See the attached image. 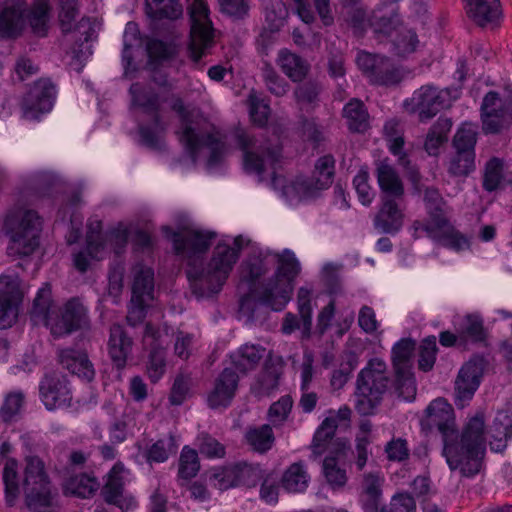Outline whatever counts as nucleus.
<instances>
[{
	"label": "nucleus",
	"instance_id": "obj_1",
	"mask_svg": "<svg viewBox=\"0 0 512 512\" xmlns=\"http://www.w3.org/2000/svg\"><path fill=\"white\" fill-rule=\"evenodd\" d=\"M421 425L425 430L436 429L441 434L443 454L451 470L459 468L466 477L480 471L486 448L482 415L472 417L459 436L453 407L445 399L437 398L426 408Z\"/></svg>",
	"mask_w": 512,
	"mask_h": 512
},
{
	"label": "nucleus",
	"instance_id": "obj_2",
	"mask_svg": "<svg viewBox=\"0 0 512 512\" xmlns=\"http://www.w3.org/2000/svg\"><path fill=\"white\" fill-rule=\"evenodd\" d=\"M163 232L171 239L175 253L187 260L189 268L186 274L193 294L197 297H210L218 293L237 261V253L227 244L219 243L205 271L202 268L203 255L216 238L215 232L194 229L173 231L167 226L163 227Z\"/></svg>",
	"mask_w": 512,
	"mask_h": 512
},
{
	"label": "nucleus",
	"instance_id": "obj_3",
	"mask_svg": "<svg viewBox=\"0 0 512 512\" xmlns=\"http://www.w3.org/2000/svg\"><path fill=\"white\" fill-rule=\"evenodd\" d=\"M50 0H5L0 6V38L14 39L28 27L37 37H46L50 22Z\"/></svg>",
	"mask_w": 512,
	"mask_h": 512
},
{
	"label": "nucleus",
	"instance_id": "obj_4",
	"mask_svg": "<svg viewBox=\"0 0 512 512\" xmlns=\"http://www.w3.org/2000/svg\"><path fill=\"white\" fill-rule=\"evenodd\" d=\"M43 221L37 211L24 207L9 209L2 231L9 238V256L23 258L32 255L40 244Z\"/></svg>",
	"mask_w": 512,
	"mask_h": 512
},
{
	"label": "nucleus",
	"instance_id": "obj_5",
	"mask_svg": "<svg viewBox=\"0 0 512 512\" xmlns=\"http://www.w3.org/2000/svg\"><path fill=\"white\" fill-rule=\"evenodd\" d=\"M284 128L271 124L261 137L251 135L243 129H237L235 139L243 152L244 168L249 173L261 175L266 165L273 166L279 161L282 152L281 136Z\"/></svg>",
	"mask_w": 512,
	"mask_h": 512
},
{
	"label": "nucleus",
	"instance_id": "obj_6",
	"mask_svg": "<svg viewBox=\"0 0 512 512\" xmlns=\"http://www.w3.org/2000/svg\"><path fill=\"white\" fill-rule=\"evenodd\" d=\"M389 384L386 363L380 358L370 359L357 376L356 411L363 416L373 415Z\"/></svg>",
	"mask_w": 512,
	"mask_h": 512
},
{
	"label": "nucleus",
	"instance_id": "obj_7",
	"mask_svg": "<svg viewBox=\"0 0 512 512\" xmlns=\"http://www.w3.org/2000/svg\"><path fill=\"white\" fill-rule=\"evenodd\" d=\"M190 20L188 54L194 68L201 69L205 65L202 58L209 54L215 44V30L209 19V8L205 0H194L190 9Z\"/></svg>",
	"mask_w": 512,
	"mask_h": 512
},
{
	"label": "nucleus",
	"instance_id": "obj_8",
	"mask_svg": "<svg viewBox=\"0 0 512 512\" xmlns=\"http://www.w3.org/2000/svg\"><path fill=\"white\" fill-rule=\"evenodd\" d=\"M415 350V341L401 339L392 348V366L394 371V393L406 401L416 396V384L412 372V356Z\"/></svg>",
	"mask_w": 512,
	"mask_h": 512
},
{
	"label": "nucleus",
	"instance_id": "obj_9",
	"mask_svg": "<svg viewBox=\"0 0 512 512\" xmlns=\"http://www.w3.org/2000/svg\"><path fill=\"white\" fill-rule=\"evenodd\" d=\"M23 298L18 276H0V329L10 328L16 322Z\"/></svg>",
	"mask_w": 512,
	"mask_h": 512
},
{
	"label": "nucleus",
	"instance_id": "obj_10",
	"mask_svg": "<svg viewBox=\"0 0 512 512\" xmlns=\"http://www.w3.org/2000/svg\"><path fill=\"white\" fill-rule=\"evenodd\" d=\"M338 427L337 419L334 416L326 417L316 429L310 445L311 458L316 460L325 452L332 455H341L349 448L346 438H336L335 433Z\"/></svg>",
	"mask_w": 512,
	"mask_h": 512
},
{
	"label": "nucleus",
	"instance_id": "obj_11",
	"mask_svg": "<svg viewBox=\"0 0 512 512\" xmlns=\"http://www.w3.org/2000/svg\"><path fill=\"white\" fill-rule=\"evenodd\" d=\"M39 394L48 410L71 405L72 391L69 381L59 372H49L42 377L39 383Z\"/></svg>",
	"mask_w": 512,
	"mask_h": 512
},
{
	"label": "nucleus",
	"instance_id": "obj_12",
	"mask_svg": "<svg viewBox=\"0 0 512 512\" xmlns=\"http://www.w3.org/2000/svg\"><path fill=\"white\" fill-rule=\"evenodd\" d=\"M89 324L87 310L78 299L69 300L62 308L60 314H55L53 320L48 321V328L56 337L69 335Z\"/></svg>",
	"mask_w": 512,
	"mask_h": 512
},
{
	"label": "nucleus",
	"instance_id": "obj_13",
	"mask_svg": "<svg viewBox=\"0 0 512 512\" xmlns=\"http://www.w3.org/2000/svg\"><path fill=\"white\" fill-rule=\"evenodd\" d=\"M445 107V97L431 86L421 87L404 102L405 110L410 114H418V119L421 122L432 119Z\"/></svg>",
	"mask_w": 512,
	"mask_h": 512
},
{
	"label": "nucleus",
	"instance_id": "obj_14",
	"mask_svg": "<svg viewBox=\"0 0 512 512\" xmlns=\"http://www.w3.org/2000/svg\"><path fill=\"white\" fill-rule=\"evenodd\" d=\"M180 142L189 152L193 163L196 162L197 151L203 147L210 149L208 166H215L220 162L224 152V143L213 133L199 134L194 127L186 126L179 138Z\"/></svg>",
	"mask_w": 512,
	"mask_h": 512
},
{
	"label": "nucleus",
	"instance_id": "obj_15",
	"mask_svg": "<svg viewBox=\"0 0 512 512\" xmlns=\"http://www.w3.org/2000/svg\"><path fill=\"white\" fill-rule=\"evenodd\" d=\"M312 289L300 287L297 293V307L299 317L293 313H286L281 326L284 334H291L298 329H302V335L309 338L312 329Z\"/></svg>",
	"mask_w": 512,
	"mask_h": 512
},
{
	"label": "nucleus",
	"instance_id": "obj_16",
	"mask_svg": "<svg viewBox=\"0 0 512 512\" xmlns=\"http://www.w3.org/2000/svg\"><path fill=\"white\" fill-rule=\"evenodd\" d=\"M484 369L485 360L482 357H474L462 366L455 380L457 401L464 402L473 397L480 385Z\"/></svg>",
	"mask_w": 512,
	"mask_h": 512
},
{
	"label": "nucleus",
	"instance_id": "obj_17",
	"mask_svg": "<svg viewBox=\"0 0 512 512\" xmlns=\"http://www.w3.org/2000/svg\"><path fill=\"white\" fill-rule=\"evenodd\" d=\"M284 362L282 357L274 355L271 351L267 354L264 366L253 385L252 393L258 397L269 396L279 386V379L283 372Z\"/></svg>",
	"mask_w": 512,
	"mask_h": 512
},
{
	"label": "nucleus",
	"instance_id": "obj_18",
	"mask_svg": "<svg viewBox=\"0 0 512 512\" xmlns=\"http://www.w3.org/2000/svg\"><path fill=\"white\" fill-rule=\"evenodd\" d=\"M96 27V22L88 17H83L75 26L76 43L70 52V66L77 72L81 71L83 62L92 54L91 46L88 45V42L96 38Z\"/></svg>",
	"mask_w": 512,
	"mask_h": 512
},
{
	"label": "nucleus",
	"instance_id": "obj_19",
	"mask_svg": "<svg viewBox=\"0 0 512 512\" xmlns=\"http://www.w3.org/2000/svg\"><path fill=\"white\" fill-rule=\"evenodd\" d=\"M403 200L382 198L373 224L375 229L386 234H395L403 226L404 213L401 209Z\"/></svg>",
	"mask_w": 512,
	"mask_h": 512
},
{
	"label": "nucleus",
	"instance_id": "obj_20",
	"mask_svg": "<svg viewBox=\"0 0 512 512\" xmlns=\"http://www.w3.org/2000/svg\"><path fill=\"white\" fill-rule=\"evenodd\" d=\"M25 504L31 512H60L58 493L50 484L23 489Z\"/></svg>",
	"mask_w": 512,
	"mask_h": 512
},
{
	"label": "nucleus",
	"instance_id": "obj_21",
	"mask_svg": "<svg viewBox=\"0 0 512 512\" xmlns=\"http://www.w3.org/2000/svg\"><path fill=\"white\" fill-rule=\"evenodd\" d=\"M122 471V465L116 464L113 466L101 490V495L106 503L114 505L124 512L134 505V500L132 497H126L123 494L124 480L121 476Z\"/></svg>",
	"mask_w": 512,
	"mask_h": 512
},
{
	"label": "nucleus",
	"instance_id": "obj_22",
	"mask_svg": "<svg viewBox=\"0 0 512 512\" xmlns=\"http://www.w3.org/2000/svg\"><path fill=\"white\" fill-rule=\"evenodd\" d=\"M376 177L381 191V199L404 200L405 189L396 169L387 160L376 163Z\"/></svg>",
	"mask_w": 512,
	"mask_h": 512
},
{
	"label": "nucleus",
	"instance_id": "obj_23",
	"mask_svg": "<svg viewBox=\"0 0 512 512\" xmlns=\"http://www.w3.org/2000/svg\"><path fill=\"white\" fill-rule=\"evenodd\" d=\"M293 290L294 284H290L287 280H279L273 276L260 291L259 300L272 310L281 311L290 301Z\"/></svg>",
	"mask_w": 512,
	"mask_h": 512
},
{
	"label": "nucleus",
	"instance_id": "obj_24",
	"mask_svg": "<svg viewBox=\"0 0 512 512\" xmlns=\"http://www.w3.org/2000/svg\"><path fill=\"white\" fill-rule=\"evenodd\" d=\"M58 361L64 369L79 378L88 382L94 379L95 370L86 351L74 348L61 349L58 352Z\"/></svg>",
	"mask_w": 512,
	"mask_h": 512
},
{
	"label": "nucleus",
	"instance_id": "obj_25",
	"mask_svg": "<svg viewBox=\"0 0 512 512\" xmlns=\"http://www.w3.org/2000/svg\"><path fill=\"white\" fill-rule=\"evenodd\" d=\"M133 339L127 334L123 326L113 324L110 327L108 340V353L117 370H122L132 352Z\"/></svg>",
	"mask_w": 512,
	"mask_h": 512
},
{
	"label": "nucleus",
	"instance_id": "obj_26",
	"mask_svg": "<svg viewBox=\"0 0 512 512\" xmlns=\"http://www.w3.org/2000/svg\"><path fill=\"white\" fill-rule=\"evenodd\" d=\"M238 379L232 368H225L217 377L214 389L208 396L209 406L214 409L228 406L235 395Z\"/></svg>",
	"mask_w": 512,
	"mask_h": 512
},
{
	"label": "nucleus",
	"instance_id": "obj_27",
	"mask_svg": "<svg viewBox=\"0 0 512 512\" xmlns=\"http://www.w3.org/2000/svg\"><path fill=\"white\" fill-rule=\"evenodd\" d=\"M55 96V87L48 79H41L34 83L23 101V107L28 112H48Z\"/></svg>",
	"mask_w": 512,
	"mask_h": 512
},
{
	"label": "nucleus",
	"instance_id": "obj_28",
	"mask_svg": "<svg viewBox=\"0 0 512 512\" xmlns=\"http://www.w3.org/2000/svg\"><path fill=\"white\" fill-rule=\"evenodd\" d=\"M129 91L132 96V106L138 107L143 113L150 115L155 127H160L159 95L153 89L140 83H133Z\"/></svg>",
	"mask_w": 512,
	"mask_h": 512
},
{
	"label": "nucleus",
	"instance_id": "obj_29",
	"mask_svg": "<svg viewBox=\"0 0 512 512\" xmlns=\"http://www.w3.org/2000/svg\"><path fill=\"white\" fill-rule=\"evenodd\" d=\"M433 231H426L429 237L438 242L444 247L450 248L456 252L463 251L470 248L469 238L455 229L450 224L449 220L443 227H433Z\"/></svg>",
	"mask_w": 512,
	"mask_h": 512
},
{
	"label": "nucleus",
	"instance_id": "obj_30",
	"mask_svg": "<svg viewBox=\"0 0 512 512\" xmlns=\"http://www.w3.org/2000/svg\"><path fill=\"white\" fill-rule=\"evenodd\" d=\"M383 478L377 473L365 474L362 481L361 503L364 512H379Z\"/></svg>",
	"mask_w": 512,
	"mask_h": 512
},
{
	"label": "nucleus",
	"instance_id": "obj_31",
	"mask_svg": "<svg viewBox=\"0 0 512 512\" xmlns=\"http://www.w3.org/2000/svg\"><path fill=\"white\" fill-rule=\"evenodd\" d=\"M282 72L293 82H301L309 73L310 65L301 56L281 49L276 60Z\"/></svg>",
	"mask_w": 512,
	"mask_h": 512
},
{
	"label": "nucleus",
	"instance_id": "obj_32",
	"mask_svg": "<svg viewBox=\"0 0 512 512\" xmlns=\"http://www.w3.org/2000/svg\"><path fill=\"white\" fill-rule=\"evenodd\" d=\"M132 297L151 301L154 293V271L141 264H137L132 268Z\"/></svg>",
	"mask_w": 512,
	"mask_h": 512
},
{
	"label": "nucleus",
	"instance_id": "obj_33",
	"mask_svg": "<svg viewBox=\"0 0 512 512\" xmlns=\"http://www.w3.org/2000/svg\"><path fill=\"white\" fill-rule=\"evenodd\" d=\"M424 201L429 214V220L424 225L425 231H433V227H443L448 220L445 216V201L436 188L428 187L425 189Z\"/></svg>",
	"mask_w": 512,
	"mask_h": 512
},
{
	"label": "nucleus",
	"instance_id": "obj_34",
	"mask_svg": "<svg viewBox=\"0 0 512 512\" xmlns=\"http://www.w3.org/2000/svg\"><path fill=\"white\" fill-rule=\"evenodd\" d=\"M266 349L258 344H244L238 351L231 355L235 369L243 374L254 370L264 357Z\"/></svg>",
	"mask_w": 512,
	"mask_h": 512
},
{
	"label": "nucleus",
	"instance_id": "obj_35",
	"mask_svg": "<svg viewBox=\"0 0 512 512\" xmlns=\"http://www.w3.org/2000/svg\"><path fill=\"white\" fill-rule=\"evenodd\" d=\"M468 16L479 26L497 20L501 15L499 0H474L468 3Z\"/></svg>",
	"mask_w": 512,
	"mask_h": 512
},
{
	"label": "nucleus",
	"instance_id": "obj_36",
	"mask_svg": "<svg viewBox=\"0 0 512 512\" xmlns=\"http://www.w3.org/2000/svg\"><path fill=\"white\" fill-rule=\"evenodd\" d=\"M54 316L51 287L48 283H45L44 286L38 290L33 300L31 318L36 324L43 323L48 327V321L53 320Z\"/></svg>",
	"mask_w": 512,
	"mask_h": 512
},
{
	"label": "nucleus",
	"instance_id": "obj_37",
	"mask_svg": "<svg viewBox=\"0 0 512 512\" xmlns=\"http://www.w3.org/2000/svg\"><path fill=\"white\" fill-rule=\"evenodd\" d=\"M343 117L353 133H364L369 128V115L362 101L351 99L343 108Z\"/></svg>",
	"mask_w": 512,
	"mask_h": 512
},
{
	"label": "nucleus",
	"instance_id": "obj_38",
	"mask_svg": "<svg viewBox=\"0 0 512 512\" xmlns=\"http://www.w3.org/2000/svg\"><path fill=\"white\" fill-rule=\"evenodd\" d=\"M99 487L97 479L86 473L70 476L63 484L65 495H72L80 498L92 496Z\"/></svg>",
	"mask_w": 512,
	"mask_h": 512
},
{
	"label": "nucleus",
	"instance_id": "obj_39",
	"mask_svg": "<svg viewBox=\"0 0 512 512\" xmlns=\"http://www.w3.org/2000/svg\"><path fill=\"white\" fill-rule=\"evenodd\" d=\"M404 75L399 67L392 60L382 56L378 60V65L371 75V83L382 86H392L399 84Z\"/></svg>",
	"mask_w": 512,
	"mask_h": 512
},
{
	"label": "nucleus",
	"instance_id": "obj_40",
	"mask_svg": "<svg viewBox=\"0 0 512 512\" xmlns=\"http://www.w3.org/2000/svg\"><path fill=\"white\" fill-rule=\"evenodd\" d=\"M25 463L23 489L51 483L45 470V464L40 457L35 455L27 456Z\"/></svg>",
	"mask_w": 512,
	"mask_h": 512
},
{
	"label": "nucleus",
	"instance_id": "obj_41",
	"mask_svg": "<svg viewBox=\"0 0 512 512\" xmlns=\"http://www.w3.org/2000/svg\"><path fill=\"white\" fill-rule=\"evenodd\" d=\"M244 438L252 450L258 453H265L270 450L275 441L273 430L268 424L259 427H249L245 432Z\"/></svg>",
	"mask_w": 512,
	"mask_h": 512
},
{
	"label": "nucleus",
	"instance_id": "obj_42",
	"mask_svg": "<svg viewBox=\"0 0 512 512\" xmlns=\"http://www.w3.org/2000/svg\"><path fill=\"white\" fill-rule=\"evenodd\" d=\"M452 128V120L440 117L427 133L424 148L429 155H437L439 147L448 139V133Z\"/></svg>",
	"mask_w": 512,
	"mask_h": 512
},
{
	"label": "nucleus",
	"instance_id": "obj_43",
	"mask_svg": "<svg viewBox=\"0 0 512 512\" xmlns=\"http://www.w3.org/2000/svg\"><path fill=\"white\" fill-rule=\"evenodd\" d=\"M277 260V268L274 276L279 280H287L290 284H294L296 277L301 271V266L295 254L288 249L281 253H274Z\"/></svg>",
	"mask_w": 512,
	"mask_h": 512
},
{
	"label": "nucleus",
	"instance_id": "obj_44",
	"mask_svg": "<svg viewBox=\"0 0 512 512\" xmlns=\"http://www.w3.org/2000/svg\"><path fill=\"white\" fill-rule=\"evenodd\" d=\"M334 166L335 160L332 155L320 157L315 164L310 187L319 190L328 188L333 181Z\"/></svg>",
	"mask_w": 512,
	"mask_h": 512
},
{
	"label": "nucleus",
	"instance_id": "obj_45",
	"mask_svg": "<svg viewBox=\"0 0 512 512\" xmlns=\"http://www.w3.org/2000/svg\"><path fill=\"white\" fill-rule=\"evenodd\" d=\"M146 8L148 15L157 20L177 19L183 12L179 0H146Z\"/></svg>",
	"mask_w": 512,
	"mask_h": 512
},
{
	"label": "nucleus",
	"instance_id": "obj_46",
	"mask_svg": "<svg viewBox=\"0 0 512 512\" xmlns=\"http://www.w3.org/2000/svg\"><path fill=\"white\" fill-rule=\"evenodd\" d=\"M3 482L5 485V499L9 506L15 504L16 499L20 494V486L18 480V464L13 458L6 460L3 468Z\"/></svg>",
	"mask_w": 512,
	"mask_h": 512
},
{
	"label": "nucleus",
	"instance_id": "obj_47",
	"mask_svg": "<svg viewBox=\"0 0 512 512\" xmlns=\"http://www.w3.org/2000/svg\"><path fill=\"white\" fill-rule=\"evenodd\" d=\"M309 476L302 463L291 464L282 476V486L289 492H302L308 486Z\"/></svg>",
	"mask_w": 512,
	"mask_h": 512
},
{
	"label": "nucleus",
	"instance_id": "obj_48",
	"mask_svg": "<svg viewBox=\"0 0 512 512\" xmlns=\"http://www.w3.org/2000/svg\"><path fill=\"white\" fill-rule=\"evenodd\" d=\"M261 76L267 90L276 97H283L289 91V83L277 73L270 63H263Z\"/></svg>",
	"mask_w": 512,
	"mask_h": 512
},
{
	"label": "nucleus",
	"instance_id": "obj_49",
	"mask_svg": "<svg viewBox=\"0 0 512 512\" xmlns=\"http://www.w3.org/2000/svg\"><path fill=\"white\" fill-rule=\"evenodd\" d=\"M177 445L175 438L170 435L167 438L159 439L152 444L144 453L148 463H162L165 462L170 454H175Z\"/></svg>",
	"mask_w": 512,
	"mask_h": 512
},
{
	"label": "nucleus",
	"instance_id": "obj_50",
	"mask_svg": "<svg viewBox=\"0 0 512 512\" xmlns=\"http://www.w3.org/2000/svg\"><path fill=\"white\" fill-rule=\"evenodd\" d=\"M394 51L398 56L413 53L419 43L417 34L412 29L402 25L392 37Z\"/></svg>",
	"mask_w": 512,
	"mask_h": 512
},
{
	"label": "nucleus",
	"instance_id": "obj_51",
	"mask_svg": "<svg viewBox=\"0 0 512 512\" xmlns=\"http://www.w3.org/2000/svg\"><path fill=\"white\" fill-rule=\"evenodd\" d=\"M477 129L472 124H463L453 137L452 145L455 152L475 153Z\"/></svg>",
	"mask_w": 512,
	"mask_h": 512
},
{
	"label": "nucleus",
	"instance_id": "obj_52",
	"mask_svg": "<svg viewBox=\"0 0 512 512\" xmlns=\"http://www.w3.org/2000/svg\"><path fill=\"white\" fill-rule=\"evenodd\" d=\"M508 110H498L480 114L482 130L485 134H499L509 126Z\"/></svg>",
	"mask_w": 512,
	"mask_h": 512
},
{
	"label": "nucleus",
	"instance_id": "obj_53",
	"mask_svg": "<svg viewBox=\"0 0 512 512\" xmlns=\"http://www.w3.org/2000/svg\"><path fill=\"white\" fill-rule=\"evenodd\" d=\"M237 486L254 487L259 481L260 468L248 463H237L231 466Z\"/></svg>",
	"mask_w": 512,
	"mask_h": 512
},
{
	"label": "nucleus",
	"instance_id": "obj_54",
	"mask_svg": "<svg viewBox=\"0 0 512 512\" xmlns=\"http://www.w3.org/2000/svg\"><path fill=\"white\" fill-rule=\"evenodd\" d=\"M321 86L316 81H306L298 85L294 90L296 102L303 108L315 106L319 101Z\"/></svg>",
	"mask_w": 512,
	"mask_h": 512
},
{
	"label": "nucleus",
	"instance_id": "obj_55",
	"mask_svg": "<svg viewBox=\"0 0 512 512\" xmlns=\"http://www.w3.org/2000/svg\"><path fill=\"white\" fill-rule=\"evenodd\" d=\"M475 169V153L455 152L449 162L448 172L454 177H465Z\"/></svg>",
	"mask_w": 512,
	"mask_h": 512
},
{
	"label": "nucleus",
	"instance_id": "obj_56",
	"mask_svg": "<svg viewBox=\"0 0 512 512\" xmlns=\"http://www.w3.org/2000/svg\"><path fill=\"white\" fill-rule=\"evenodd\" d=\"M247 102L252 122L259 127L266 125L270 115L269 104L260 98L255 91L250 92Z\"/></svg>",
	"mask_w": 512,
	"mask_h": 512
},
{
	"label": "nucleus",
	"instance_id": "obj_57",
	"mask_svg": "<svg viewBox=\"0 0 512 512\" xmlns=\"http://www.w3.org/2000/svg\"><path fill=\"white\" fill-rule=\"evenodd\" d=\"M146 368L149 379L152 382H157L166 370V349L153 348L149 350Z\"/></svg>",
	"mask_w": 512,
	"mask_h": 512
},
{
	"label": "nucleus",
	"instance_id": "obj_58",
	"mask_svg": "<svg viewBox=\"0 0 512 512\" xmlns=\"http://www.w3.org/2000/svg\"><path fill=\"white\" fill-rule=\"evenodd\" d=\"M199 469L200 464L196 450L184 447L179 459V476L182 479H191L196 476Z\"/></svg>",
	"mask_w": 512,
	"mask_h": 512
},
{
	"label": "nucleus",
	"instance_id": "obj_59",
	"mask_svg": "<svg viewBox=\"0 0 512 512\" xmlns=\"http://www.w3.org/2000/svg\"><path fill=\"white\" fill-rule=\"evenodd\" d=\"M103 247L102 222L100 220H90L87 224L86 233L87 254L91 258H94Z\"/></svg>",
	"mask_w": 512,
	"mask_h": 512
},
{
	"label": "nucleus",
	"instance_id": "obj_60",
	"mask_svg": "<svg viewBox=\"0 0 512 512\" xmlns=\"http://www.w3.org/2000/svg\"><path fill=\"white\" fill-rule=\"evenodd\" d=\"M461 336L473 342L483 341L485 339V331L482 318L475 314L467 315L461 327Z\"/></svg>",
	"mask_w": 512,
	"mask_h": 512
},
{
	"label": "nucleus",
	"instance_id": "obj_61",
	"mask_svg": "<svg viewBox=\"0 0 512 512\" xmlns=\"http://www.w3.org/2000/svg\"><path fill=\"white\" fill-rule=\"evenodd\" d=\"M337 455L328 456L323 461V472L327 482L333 487H342L347 481L346 471L341 469L336 460Z\"/></svg>",
	"mask_w": 512,
	"mask_h": 512
},
{
	"label": "nucleus",
	"instance_id": "obj_62",
	"mask_svg": "<svg viewBox=\"0 0 512 512\" xmlns=\"http://www.w3.org/2000/svg\"><path fill=\"white\" fill-rule=\"evenodd\" d=\"M356 366L357 357L351 353L347 356V360L342 362L340 367L333 371L330 380L331 386L336 390L343 388Z\"/></svg>",
	"mask_w": 512,
	"mask_h": 512
},
{
	"label": "nucleus",
	"instance_id": "obj_63",
	"mask_svg": "<svg viewBox=\"0 0 512 512\" xmlns=\"http://www.w3.org/2000/svg\"><path fill=\"white\" fill-rule=\"evenodd\" d=\"M503 162L499 158L490 159L485 167L483 187L486 191H494L498 188L502 179Z\"/></svg>",
	"mask_w": 512,
	"mask_h": 512
},
{
	"label": "nucleus",
	"instance_id": "obj_64",
	"mask_svg": "<svg viewBox=\"0 0 512 512\" xmlns=\"http://www.w3.org/2000/svg\"><path fill=\"white\" fill-rule=\"evenodd\" d=\"M380 512H416V502L409 493H397L381 507Z\"/></svg>",
	"mask_w": 512,
	"mask_h": 512
}]
</instances>
